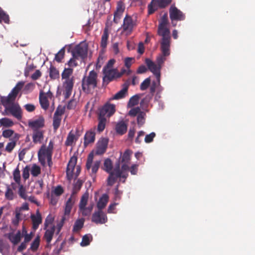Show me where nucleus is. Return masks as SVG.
<instances>
[{"label":"nucleus","instance_id":"obj_1","mask_svg":"<svg viewBox=\"0 0 255 255\" xmlns=\"http://www.w3.org/2000/svg\"><path fill=\"white\" fill-rule=\"evenodd\" d=\"M116 111V105L109 102L106 103L99 109L97 130L99 132H102L104 130L107 122V118H110L113 116Z\"/></svg>","mask_w":255,"mask_h":255},{"label":"nucleus","instance_id":"obj_2","mask_svg":"<svg viewBox=\"0 0 255 255\" xmlns=\"http://www.w3.org/2000/svg\"><path fill=\"white\" fill-rule=\"evenodd\" d=\"M15 99H9L5 96L0 97L1 104L4 107V112H9L17 120L22 118V110L17 103H15Z\"/></svg>","mask_w":255,"mask_h":255},{"label":"nucleus","instance_id":"obj_3","mask_svg":"<svg viewBox=\"0 0 255 255\" xmlns=\"http://www.w3.org/2000/svg\"><path fill=\"white\" fill-rule=\"evenodd\" d=\"M97 86V73L94 71H91L87 77H84L82 81L83 91L89 93L91 89H95Z\"/></svg>","mask_w":255,"mask_h":255},{"label":"nucleus","instance_id":"obj_4","mask_svg":"<svg viewBox=\"0 0 255 255\" xmlns=\"http://www.w3.org/2000/svg\"><path fill=\"white\" fill-rule=\"evenodd\" d=\"M83 182L78 179L73 185V188L72 189V193L71 197L68 199L67 201L65 207L64 209V214L65 215L69 216L71 209L72 208L73 204L74 203V201H73L72 199V196L74 195L77 194L81 189L82 185H83Z\"/></svg>","mask_w":255,"mask_h":255},{"label":"nucleus","instance_id":"obj_5","mask_svg":"<svg viewBox=\"0 0 255 255\" xmlns=\"http://www.w3.org/2000/svg\"><path fill=\"white\" fill-rule=\"evenodd\" d=\"M77 161V156L75 153L70 158L66 170V175H79L81 172V167L76 165Z\"/></svg>","mask_w":255,"mask_h":255},{"label":"nucleus","instance_id":"obj_6","mask_svg":"<svg viewBox=\"0 0 255 255\" xmlns=\"http://www.w3.org/2000/svg\"><path fill=\"white\" fill-rule=\"evenodd\" d=\"M158 34L162 36L160 46L170 47L171 37L170 36V30L167 27V26H158Z\"/></svg>","mask_w":255,"mask_h":255},{"label":"nucleus","instance_id":"obj_7","mask_svg":"<svg viewBox=\"0 0 255 255\" xmlns=\"http://www.w3.org/2000/svg\"><path fill=\"white\" fill-rule=\"evenodd\" d=\"M94 156L93 152H91L88 155L87 159L86 170L90 174H96L101 164L100 160L95 161L93 164Z\"/></svg>","mask_w":255,"mask_h":255},{"label":"nucleus","instance_id":"obj_8","mask_svg":"<svg viewBox=\"0 0 255 255\" xmlns=\"http://www.w3.org/2000/svg\"><path fill=\"white\" fill-rule=\"evenodd\" d=\"M169 17L173 26L176 25L174 21H182L185 18V14L174 5H171L169 8Z\"/></svg>","mask_w":255,"mask_h":255},{"label":"nucleus","instance_id":"obj_9","mask_svg":"<svg viewBox=\"0 0 255 255\" xmlns=\"http://www.w3.org/2000/svg\"><path fill=\"white\" fill-rule=\"evenodd\" d=\"M71 53L72 56L84 60L87 57L88 46L86 44L80 43L75 47Z\"/></svg>","mask_w":255,"mask_h":255},{"label":"nucleus","instance_id":"obj_10","mask_svg":"<svg viewBox=\"0 0 255 255\" xmlns=\"http://www.w3.org/2000/svg\"><path fill=\"white\" fill-rule=\"evenodd\" d=\"M135 25V23L132 17L127 14L124 19L123 23L122 25V33L127 35H130L132 33Z\"/></svg>","mask_w":255,"mask_h":255},{"label":"nucleus","instance_id":"obj_11","mask_svg":"<svg viewBox=\"0 0 255 255\" xmlns=\"http://www.w3.org/2000/svg\"><path fill=\"white\" fill-rule=\"evenodd\" d=\"M145 63L147 66L148 69L155 75L158 84H159L161 67L149 58L145 59Z\"/></svg>","mask_w":255,"mask_h":255},{"label":"nucleus","instance_id":"obj_12","mask_svg":"<svg viewBox=\"0 0 255 255\" xmlns=\"http://www.w3.org/2000/svg\"><path fill=\"white\" fill-rule=\"evenodd\" d=\"M103 73L104 74V76L103 78V83H106V84L121 77V74H118V70L117 69H103Z\"/></svg>","mask_w":255,"mask_h":255},{"label":"nucleus","instance_id":"obj_13","mask_svg":"<svg viewBox=\"0 0 255 255\" xmlns=\"http://www.w3.org/2000/svg\"><path fill=\"white\" fill-rule=\"evenodd\" d=\"M74 84V80L68 79L64 80L62 83L63 95L65 99H68L71 95Z\"/></svg>","mask_w":255,"mask_h":255},{"label":"nucleus","instance_id":"obj_14","mask_svg":"<svg viewBox=\"0 0 255 255\" xmlns=\"http://www.w3.org/2000/svg\"><path fill=\"white\" fill-rule=\"evenodd\" d=\"M108 221L107 215L102 210L95 212L92 217V221L97 224H103Z\"/></svg>","mask_w":255,"mask_h":255},{"label":"nucleus","instance_id":"obj_15","mask_svg":"<svg viewBox=\"0 0 255 255\" xmlns=\"http://www.w3.org/2000/svg\"><path fill=\"white\" fill-rule=\"evenodd\" d=\"M172 2V0H155L152 4L151 10H153L152 12H150V8L149 4L148 5V14L149 15L152 14L156 10L158 9V8H164L169 5Z\"/></svg>","mask_w":255,"mask_h":255},{"label":"nucleus","instance_id":"obj_16","mask_svg":"<svg viewBox=\"0 0 255 255\" xmlns=\"http://www.w3.org/2000/svg\"><path fill=\"white\" fill-rule=\"evenodd\" d=\"M44 119L42 116H40L35 120L28 121V125L33 131L41 130V128L44 126Z\"/></svg>","mask_w":255,"mask_h":255},{"label":"nucleus","instance_id":"obj_17","mask_svg":"<svg viewBox=\"0 0 255 255\" xmlns=\"http://www.w3.org/2000/svg\"><path fill=\"white\" fill-rule=\"evenodd\" d=\"M170 46L163 47L160 46L161 54L158 55L156 59V63L162 67L163 63L166 60V57L170 55Z\"/></svg>","mask_w":255,"mask_h":255},{"label":"nucleus","instance_id":"obj_18","mask_svg":"<svg viewBox=\"0 0 255 255\" xmlns=\"http://www.w3.org/2000/svg\"><path fill=\"white\" fill-rule=\"evenodd\" d=\"M66 215H64L62 216L60 221L57 223L56 227L53 226L51 228L50 230H49V243L52 240L53 236L55 232L56 235H58L59 234L62 227L63 226L65 221L66 220Z\"/></svg>","mask_w":255,"mask_h":255},{"label":"nucleus","instance_id":"obj_19","mask_svg":"<svg viewBox=\"0 0 255 255\" xmlns=\"http://www.w3.org/2000/svg\"><path fill=\"white\" fill-rule=\"evenodd\" d=\"M38 158L39 162L43 166L45 165V160H48V147L43 144L38 152Z\"/></svg>","mask_w":255,"mask_h":255},{"label":"nucleus","instance_id":"obj_20","mask_svg":"<svg viewBox=\"0 0 255 255\" xmlns=\"http://www.w3.org/2000/svg\"><path fill=\"white\" fill-rule=\"evenodd\" d=\"M80 135V131L78 128H76V134H74L72 130L70 131L65 142V145L72 146L73 142L76 141Z\"/></svg>","mask_w":255,"mask_h":255},{"label":"nucleus","instance_id":"obj_21","mask_svg":"<svg viewBox=\"0 0 255 255\" xmlns=\"http://www.w3.org/2000/svg\"><path fill=\"white\" fill-rule=\"evenodd\" d=\"M30 218L32 223V229L34 231L36 230L39 225L42 223V217L39 210L36 211L35 214H32Z\"/></svg>","mask_w":255,"mask_h":255},{"label":"nucleus","instance_id":"obj_22","mask_svg":"<svg viewBox=\"0 0 255 255\" xmlns=\"http://www.w3.org/2000/svg\"><path fill=\"white\" fill-rule=\"evenodd\" d=\"M121 168H120V161H118L114 168V172L115 175H122L123 173L129 171V168L128 165V163H123Z\"/></svg>","mask_w":255,"mask_h":255},{"label":"nucleus","instance_id":"obj_23","mask_svg":"<svg viewBox=\"0 0 255 255\" xmlns=\"http://www.w3.org/2000/svg\"><path fill=\"white\" fill-rule=\"evenodd\" d=\"M24 85V82L23 81H19L18 82L15 86L12 89L11 92L9 93L7 96H5V97H8V100L9 99H15L19 93V92L22 89L23 86Z\"/></svg>","mask_w":255,"mask_h":255},{"label":"nucleus","instance_id":"obj_24","mask_svg":"<svg viewBox=\"0 0 255 255\" xmlns=\"http://www.w3.org/2000/svg\"><path fill=\"white\" fill-rule=\"evenodd\" d=\"M108 141L106 138L102 139L97 143L95 153L97 155H102L104 153L107 149Z\"/></svg>","mask_w":255,"mask_h":255},{"label":"nucleus","instance_id":"obj_25","mask_svg":"<svg viewBox=\"0 0 255 255\" xmlns=\"http://www.w3.org/2000/svg\"><path fill=\"white\" fill-rule=\"evenodd\" d=\"M39 100L41 108L46 111L48 109V92L44 93L41 91L39 93Z\"/></svg>","mask_w":255,"mask_h":255},{"label":"nucleus","instance_id":"obj_26","mask_svg":"<svg viewBox=\"0 0 255 255\" xmlns=\"http://www.w3.org/2000/svg\"><path fill=\"white\" fill-rule=\"evenodd\" d=\"M95 132L91 130L87 131L84 136V146H87L89 144L93 143L95 141Z\"/></svg>","mask_w":255,"mask_h":255},{"label":"nucleus","instance_id":"obj_27","mask_svg":"<svg viewBox=\"0 0 255 255\" xmlns=\"http://www.w3.org/2000/svg\"><path fill=\"white\" fill-rule=\"evenodd\" d=\"M108 201L109 196L107 194H104L97 203V207L98 210H102L106 206Z\"/></svg>","mask_w":255,"mask_h":255},{"label":"nucleus","instance_id":"obj_28","mask_svg":"<svg viewBox=\"0 0 255 255\" xmlns=\"http://www.w3.org/2000/svg\"><path fill=\"white\" fill-rule=\"evenodd\" d=\"M125 7L122 5L118 4L117 10L114 13V22L117 24L119 23L122 14L124 11Z\"/></svg>","mask_w":255,"mask_h":255},{"label":"nucleus","instance_id":"obj_29","mask_svg":"<svg viewBox=\"0 0 255 255\" xmlns=\"http://www.w3.org/2000/svg\"><path fill=\"white\" fill-rule=\"evenodd\" d=\"M8 238L13 245L17 244L21 240V231L18 230L15 234L9 233Z\"/></svg>","mask_w":255,"mask_h":255},{"label":"nucleus","instance_id":"obj_30","mask_svg":"<svg viewBox=\"0 0 255 255\" xmlns=\"http://www.w3.org/2000/svg\"><path fill=\"white\" fill-rule=\"evenodd\" d=\"M32 139L33 142L35 143H41L43 139V131L42 130L33 131Z\"/></svg>","mask_w":255,"mask_h":255},{"label":"nucleus","instance_id":"obj_31","mask_svg":"<svg viewBox=\"0 0 255 255\" xmlns=\"http://www.w3.org/2000/svg\"><path fill=\"white\" fill-rule=\"evenodd\" d=\"M103 168L109 173L110 175H115L114 172H113V163L110 159L107 158L105 160Z\"/></svg>","mask_w":255,"mask_h":255},{"label":"nucleus","instance_id":"obj_32","mask_svg":"<svg viewBox=\"0 0 255 255\" xmlns=\"http://www.w3.org/2000/svg\"><path fill=\"white\" fill-rule=\"evenodd\" d=\"M73 72V68H65L61 74L62 79L64 80L68 79H72L73 80H74L75 78L73 76L70 77L72 75Z\"/></svg>","mask_w":255,"mask_h":255},{"label":"nucleus","instance_id":"obj_33","mask_svg":"<svg viewBox=\"0 0 255 255\" xmlns=\"http://www.w3.org/2000/svg\"><path fill=\"white\" fill-rule=\"evenodd\" d=\"M128 87L126 86L122 90L117 93L113 97L110 99V100H119L124 98L128 92Z\"/></svg>","mask_w":255,"mask_h":255},{"label":"nucleus","instance_id":"obj_34","mask_svg":"<svg viewBox=\"0 0 255 255\" xmlns=\"http://www.w3.org/2000/svg\"><path fill=\"white\" fill-rule=\"evenodd\" d=\"M116 130L118 133L124 134L127 130V126L123 122L118 123L116 126Z\"/></svg>","mask_w":255,"mask_h":255},{"label":"nucleus","instance_id":"obj_35","mask_svg":"<svg viewBox=\"0 0 255 255\" xmlns=\"http://www.w3.org/2000/svg\"><path fill=\"white\" fill-rule=\"evenodd\" d=\"M156 87V82H153L150 87V93H151V95L150 96L148 95L144 99H142L141 102V104H142V103H144V102H146L147 103L149 102V100L151 98V97H152V96L153 95V94L155 91Z\"/></svg>","mask_w":255,"mask_h":255},{"label":"nucleus","instance_id":"obj_36","mask_svg":"<svg viewBox=\"0 0 255 255\" xmlns=\"http://www.w3.org/2000/svg\"><path fill=\"white\" fill-rule=\"evenodd\" d=\"M84 221L85 220L84 219L77 220L74 223L73 231L74 232H79L83 228Z\"/></svg>","mask_w":255,"mask_h":255},{"label":"nucleus","instance_id":"obj_37","mask_svg":"<svg viewBox=\"0 0 255 255\" xmlns=\"http://www.w3.org/2000/svg\"><path fill=\"white\" fill-rule=\"evenodd\" d=\"M49 76L52 79H57L60 78L59 71L55 67L51 66L49 71Z\"/></svg>","mask_w":255,"mask_h":255},{"label":"nucleus","instance_id":"obj_38","mask_svg":"<svg viewBox=\"0 0 255 255\" xmlns=\"http://www.w3.org/2000/svg\"><path fill=\"white\" fill-rule=\"evenodd\" d=\"M89 198V193L88 192H85L81 197L79 205V208H83L86 207Z\"/></svg>","mask_w":255,"mask_h":255},{"label":"nucleus","instance_id":"obj_39","mask_svg":"<svg viewBox=\"0 0 255 255\" xmlns=\"http://www.w3.org/2000/svg\"><path fill=\"white\" fill-rule=\"evenodd\" d=\"M0 125L4 127L9 128L12 127L14 123L11 120L7 118H3L0 119Z\"/></svg>","mask_w":255,"mask_h":255},{"label":"nucleus","instance_id":"obj_40","mask_svg":"<svg viewBox=\"0 0 255 255\" xmlns=\"http://www.w3.org/2000/svg\"><path fill=\"white\" fill-rule=\"evenodd\" d=\"M92 240V236L90 234L84 235L80 245L82 247H85L88 246L91 241Z\"/></svg>","mask_w":255,"mask_h":255},{"label":"nucleus","instance_id":"obj_41","mask_svg":"<svg viewBox=\"0 0 255 255\" xmlns=\"http://www.w3.org/2000/svg\"><path fill=\"white\" fill-rule=\"evenodd\" d=\"M109 37V33L107 28H105L101 38V45L103 48H105L107 45V41Z\"/></svg>","mask_w":255,"mask_h":255},{"label":"nucleus","instance_id":"obj_42","mask_svg":"<svg viewBox=\"0 0 255 255\" xmlns=\"http://www.w3.org/2000/svg\"><path fill=\"white\" fill-rule=\"evenodd\" d=\"M140 96L139 95H135L131 97L128 101V106L131 107L137 105Z\"/></svg>","mask_w":255,"mask_h":255},{"label":"nucleus","instance_id":"obj_43","mask_svg":"<svg viewBox=\"0 0 255 255\" xmlns=\"http://www.w3.org/2000/svg\"><path fill=\"white\" fill-rule=\"evenodd\" d=\"M131 153V151L130 150H129V149L126 150L124 152V153L122 157V159H121L122 163H128V162H129V161L130 160V159Z\"/></svg>","mask_w":255,"mask_h":255},{"label":"nucleus","instance_id":"obj_44","mask_svg":"<svg viewBox=\"0 0 255 255\" xmlns=\"http://www.w3.org/2000/svg\"><path fill=\"white\" fill-rule=\"evenodd\" d=\"M2 21L5 23H9V17L8 15L0 7V22H1Z\"/></svg>","mask_w":255,"mask_h":255},{"label":"nucleus","instance_id":"obj_45","mask_svg":"<svg viewBox=\"0 0 255 255\" xmlns=\"http://www.w3.org/2000/svg\"><path fill=\"white\" fill-rule=\"evenodd\" d=\"M65 54V48H61L59 52L55 54L54 60L58 62H61L63 59Z\"/></svg>","mask_w":255,"mask_h":255},{"label":"nucleus","instance_id":"obj_46","mask_svg":"<svg viewBox=\"0 0 255 255\" xmlns=\"http://www.w3.org/2000/svg\"><path fill=\"white\" fill-rule=\"evenodd\" d=\"M64 193V189L60 185L56 186L53 190H52L51 193L52 195L59 197Z\"/></svg>","mask_w":255,"mask_h":255},{"label":"nucleus","instance_id":"obj_47","mask_svg":"<svg viewBox=\"0 0 255 255\" xmlns=\"http://www.w3.org/2000/svg\"><path fill=\"white\" fill-rule=\"evenodd\" d=\"M150 77L146 78L140 84V89L142 91L146 90L150 84Z\"/></svg>","mask_w":255,"mask_h":255},{"label":"nucleus","instance_id":"obj_48","mask_svg":"<svg viewBox=\"0 0 255 255\" xmlns=\"http://www.w3.org/2000/svg\"><path fill=\"white\" fill-rule=\"evenodd\" d=\"M79 59H80L78 57L72 56V57L70 58L66 64L68 65L69 68H72L73 67H76L78 65L77 60Z\"/></svg>","mask_w":255,"mask_h":255},{"label":"nucleus","instance_id":"obj_49","mask_svg":"<svg viewBox=\"0 0 255 255\" xmlns=\"http://www.w3.org/2000/svg\"><path fill=\"white\" fill-rule=\"evenodd\" d=\"M30 168L32 175H38L40 173L41 168L36 164H32Z\"/></svg>","mask_w":255,"mask_h":255},{"label":"nucleus","instance_id":"obj_50","mask_svg":"<svg viewBox=\"0 0 255 255\" xmlns=\"http://www.w3.org/2000/svg\"><path fill=\"white\" fill-rule=\"evenodd\" d=\"M118 177L122 178L125 179L127 176H109L107 179L108 185L112 186L116 182Z\"/></svg>","mask_w":255,"mask_h":255},{"label":"nucleus","instance_id":"obj_51","mask_svg":"<svg viewBox=\"0 0 255 255\" xmlns=\"http://www.w3.org/2000/svg\"><path fill=\"white\" fill-rule=\"evenodd\" d=\"M61 121V117H58L57 116H54L53 117V126L55 130H56L57 128L59 127L60 123Z\"/></svg>","mask_w":255,"mask_h":255},{"label":"nucleus","instance_id":"obj_52","mask_svg":"<svg viewBox=\"0 0 255 255\" xmlns=\"http://www.w3.org/2000/svg\"><path fill=\"white\" fill-rule=\"evenodd\" d=\"M145 114L143 112H140L137 117V122L138 125L141 126L144 123Z\"/></svg>","mask_w":255,"mask_h":255},{"label":"nucleus","instance_id":"obj_53","mask_svg":"<svg viewBox=\"0 0 255 255\" xmlns=\"http://www.w3.org/2000/svg\"><path fill=\"white\" fill-rule=\"evenodd\" d=\"M53 148V144L51 141L49 142V167H51L52 164V154Z\"/></svg>","mask_w":255,"mask_h":255},{"label":"nucleus","instance_id":"obj_54","mask_svg":"<svg viewBox=\"0 0 255 255\" xmlns=\"http://www.w3.org/2000/svg\"><path fill=\"white\" fill-rule=\"evenodd\" d=\"M168 22L167 13H165L161 18L158 26H167Z\"/></svg>","mask_w":255,"mask_h":255},{"label":"nucleus","instance_id":"obj_55","mask_svg":"<svg viewBox=\"0 0 255 255\" xmlns=\"http://www.w3.org/2000/svg\"><path fill=\"white\" fill-rule=\"evenodd\" d=\"M155 135L156 134L154 132H152L150 134H147L144 138L145 142L146 143H150L152 142Z\"/></svg>","mask_w":255,"mask_h":255},{"label":"nucleus","instance_id":"obj_56","mask_svg":"<svg viewBox=\"0 0 255 255\" xmlns=\"http://www.w3.org/2000/svg\"><path fill=\"white\" fill-rule=\"evenodd\" d=\"M140 112V109L139 107L133 108L131 109L128 112V115L132 117H134L136 115L139 114Z\"/></svg>","mask_w":255,"mask_h":255},{"label":"nucleus","instance_id":"obj_57","mask_svg":"<svg viewBox=\"0 0 255 255\" xmlns=\"http://www.w3.org/2000/svg\"><path fill=\"white\" fill-rule=\"evenodd\" d=\"M39 245V239L38 238L35 239L31 244L30 249L33 251H35L38 249Z\"/></svg>","mask_w":255,"mask_h":255},{"label":"nucleus","instance_id":"obj_58","mask_svg":"<svg viewBox=\"0 0 255 255\" xmlns=\"http://www.w3.org/2000/svg\"><path fill=\"white\" fill-rule=\"evenodd\" d=\"M35 87V84L33 83H28L27 84L24 88V91L26 93L30 92L32 91Z\"/></svg>","mask_w":255,"mask_h":255},{"label":"nucleus","instance_id":"obj_59","mask_svg":"<svg viewBox=\"0 0 255 255\" xmlns=\"http://www.w3.org/2000/svg\"><path fill=\"white\" fill-rule=\"evenodd\" d=\"M15 144L16 143L14 141L8 142L5 147V150L8 152H11L15 147Z\"/></svg>","mask_w":255,"mask_h":255},{"label":"nucleus","instance_id":"obj_60","mask_svg":"<svg viewBox=\"0 0 255 255\" xmlns=\"http://www.w3.org/2000/svg\"><path fill=\"white\" fill-rule=\"evenodd\" d=\"M35 67L33 64H31L30 65H27L24 70V75L25 77H28L29 75V73L33 71Z\"/></svg>","mask_w":255,"mask_h":255},{"label":"nucleus","instance_id":"obj_61","mask_svg":"<svg viewBox=\"0 0 255 255\" xmlns=\"http://www.w3.org/2000/svg\"><path fill=\"white\" fill-rule=\"evenodd\" d=\"M64 111L65 110L64 108H62L61 107H58L57 108L54 116L58 117H61V116L64 114Z\"/></svg>","mask_w":255,"mask_h":255},{"label":"nucleus","instance_id":"obj_62","mask_svg":"<svg viewBox=\"0 0 255 255\" xmlns=\"http://www.w3.org/2000/svg\"><path fill=\"white\" fill-rule=\"evenodd\" d=\"M13 132L12 129H5L2 131V135L5 138H8L12 136Z\"/></svg>","mask_w":255,"mask_h":255},{"label":"nucleus","instance_id":"obj_63","mask_svg":"<svg viewBox=\"0 0 255 255\" xmlns=\"http://www.w3.org/2000/svg\"><path fill=\"white\" fill-rule=\"evenodd\" d=\"M5 197L8 200H12L13 198V193L12 190L8 188L5 194Z\"/></svg>","mask_w":255,"mask_h":255},{"label":"nucleus","instance_id":"obj_64","mask_svg":"<svg viewBox=\"0 0 255 255\" xmlns=\"http://www.w3.org/2000/svg\"><path fill=\"white\" fill-rule=\"evenodd\" d=\"M76 101L75 100H71L67 105V108L68 110L74 109L76 106Z\"/></svg>","mask_w":255,"mask_h":255}]
</instances>
